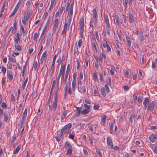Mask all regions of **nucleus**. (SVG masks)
<instances>
[{
	"mask_svg": "<svg viewBox=\"0 0 157 157\" xmlns=\"http://www.w3.org/2000/svg\"><path fill=\"white\" fill-rule=\"evenodd\" d=\"M67 23H66L65 24L63 30L62 31V35L64 36L66 34V32H67Z\"/></svg>",
	"mask_w": 157,
	"mask_h": 157,
	"instance_id": "nucleus-14",
	"label": "nucleus"
},
{
	"mask_svg": "<svg viewBox=\"0 0 157 157\" xmlns=\"http://www.w3.org/2000/svg\"><path fill=\"white\" fill-rule=\"evenodd\" d=\"M115 123V122L113 121H112L111 122V124L110 126V128L112 130H113L114 124Z\"/></svg>",
	"mask_w": 157,
	"mask_h": 157,
	"instance_id": "nucleus-32",
	"label": "nucleus"
},
{
	"mask_svg": "<svg viewBox=\"0 0 157 157\" xmlns=\"http://www.w3.org/2000/svg\"><path fill=\"white\" fill-rule=\"evenodd\" d=\"M84 31V29H80V36H81V38H82L83 36V33Z\"/></svg>",
	"mask_w": 157,
	"mask_h": 157,
	"instance_id": "nucleus-33",
	"label": "nucleus"
},
{
	"mask_svg": "<svg viewBox=\"0 0 157 157\" xmlns=\"http://www.w3.org/2000/svg\"><path fill=\"white\" fill-rule=\"evenodd\" d=\"M75 82H72V91H74L75 90Z\"/></svg>",
	"mask_w": 157,
	"mask_h": 157,
	"instance_id": "nucleus-42",
	"label": "nucleus"
},
{
	"mask_svg": "<svg viewBox=\"0 0 157 157\" xmlns=\"http://www.w3.org/2000/svg\"><path fill=\"white\" fill-rule=\"evenodd\" d=\"M106 118V116L105 115H104L103 116L102 118V121L104 123L105 122Z\"/></svg>",
	"mask_w": 157,
	"mask_h": 157,
	"instance_id": "nucleus-53",
	"label": "nucleus"
},
{
	"mask_svg": "<svg viewBox=\"0 0 157 157\" xmlns=\"http://www.w3.org/2000/svg\"><path fill=\"white\" fill-rule=\"evenodd\" d=\"M54 67H55V65L52 64V65L51 66V68L49 71V75L51 76L53 74V71H54Z\"/></svg>",
	"mask_w": 157,
	"mask_h": 157,
	"instance_id": "nucleus-15",
	"label": "nucleus"
},
{
	"mask_svg": "<svg viewBox=\"0 0 157 157\" xmlns=\"http://www.w3.org/2000/svg\"><path fill=\"white\" fill-rule=\"evenodd\" d=\"M69 74V73H65V77L64 80V81L65 82V83H66V82H67V80L68 77V76Z\"/></svg>",
	"mask_w": 157,
	"mask_h": 157,
	"instance_id": "nucleus-36",
	"label": "nucleus"
},
{
	"mask_svg": "<svg viewBox=\"0 0 157 157\" xmlns=\"http://www.w3.org/2000/svg\"><path fill=\"white\" fill-rule=\"evenodd\" d=\"M82 39L79 40L78 41V46L79 48L81 47L82 44Z\"/></svg>",
	"mask_w": 157,
	"mask_h": 157,
	"instance_id": "nucleus-48",
	"label": "nucleus"
},
{
	"mask_svg": "<svg viewBox=\"0 0 157 157\" xmlns=\"http://www.w3.org/2000/svg\"><path fill=\"white\" fill-rule=\"evenodd\" d=\"M100 107V105L99 104H95L94 105V108L95 110H98Z\"/></svg>",
	"mask_w": 157,
	"mask_h": 157,
	"instance_id": "nucleus-34",
	"label": "nucleus"
},
{
	"mask_svg": "<svg viewBox=\"0 0 157 157\" xmlns=\"http://www.w3.org/2000/svg\"><path fill=\"white\" fill-rule=\"evenodd\" d=\"M115 20L117 24L119 26L120 24V20L117 15L115 16Z\"/></svg>",
	"mask_w": 157,
	"mask_h": 157,
	"instance_id": "nucleus-30",
	"label": "nucleus"
},
{
	"mask_svg": "<svg viewBox=\"0 0 157 157\" xmlns=\"http://www.w3.org/2000/svg\"><path fill=\"white\" fill-rule=\"evenodd\" d=\"M72 126V124L71 123H69L68 124L65 125L61 130L62 132L63 131L64 132L70 128Z\"/></svg>",
	"mask_w": 157,
	"mask_h": 157,
	"instance_id": "nucleus-8",
	"label": "nucleus"
},
{
	"mask_svg": "<svg viewBox=\"0 0 157 157\" xmlns=\"http://www.w3.org/2000/svg\"><path fill=\"white\" fill-rule=\"evenodd\" d=\"M105 88L102 87L101 90V92L104 97H105L106 94H108L109 92V90L108 85L107 84L105 85Z\"/></svg>",
	"mask_w": 157,
	"mask_h": 157,
	"instance_id": "nucleus-2",
	"label": "nucleus"
},
{
	"mask_svg": "<svg viewBox=\"0 0 157 157\" xmlns=\"http://www.w3.org/2000/svg\"><path fill=\"white\" fill-rule=\"evenodd\" d=\"M1 106L3 108H5L7 107V105L5 102H3Z\"/></svg>",
	"mask_w": 157,
	"mask_h": 157,
	"instance_id": "nucleus-50",
	"label": "nucleus"
},
{
	"mask_svg": "<svg viewBox=\"0 0 157 157\" xmlns=\"http://www.w3.org/2000/svg\"><path fill=\"white\" fill-rule=\"evenodd\" d=\"M56 57H57V55H55L54 56V57L53 58V62H52V64L55 65V60H56Z\"/></svg>",
	"mask_w": 157,
	"mask_h": 157,
	"instance_id": "nucleus-49",
	"label": "nucleus"
},
{
	"mask_svg": "<svg viewBox=\"0 0 157 157\" xmlns=\"http://www.w3.org/2000/svg\"><path fill=\"white\" fill-rule=\"evenodd\" d=\"M90 111V110H88V109H86L82 110L81 113L85 115L88 113Z\"/></svg>",
	"mask_w": 157,
	"mask_h": 157,
	"instance_id": "nucleus-24",
	"label": "nucleus"
},
{
	"mask_svg": "<svg viewBox=\"0 0 157 157\" xmlns=\"http://www.w3.org/2000/svg\"><path fill=\"white\" fill-rule=\"evenodd\" d=\"M149 99L148 97H146L144 99V100L143 102V104L144 106V109L146 110L147 108L148 105H149Z\"/></svg>",
	"mask_w": 157,
	"mask_h": 157,
	"instance_id": "nucleus-5",
	"label": "nucleus"
},
{
	"mask_svg": "<svg viewBox=\"0 0 157 157\" xmlns=\"http://www.w3.org/2000/svg\"><path fill=\"white\" fill-rule=\"evenodd\" d=\"M76 72H74L73 74V80L72 81V82H75V81L76 80Z\"/></svg>",
	"mask_w": 157,
	"mask_h": 157,
	"instance_id": "nucleus-38",
	"label": "nucleus"
},
{
	"mask_svg": "<svg viewBox=\"0 0 157 157\" xmlns=\"http://www.w3.org/2000/svg\"><path fill=\"white\" fill-rule=\"evenodd\" d=\"M47 54V51H45L43 53L42 57H44L45 58L46 57V56Z\"/></svg>",
	"mask_w": 157,
	"mask_h": 157,
	"instance_id": "nucleus-52",
	"label": "nucleus"
},
{
	"mask_svg": "<svg viewBox=\"0 0 157 157\" xmlns=\"http://www.w3.org/2000/svg\"><path fill=\"white\" fill-rule=\"evenodd\" d=\"M74 4V1H73V2L71 4L70 8H68V6L69 5L68 4L67 6V8L66 10H73Z\"/></svg>",
	"mask_w": 157,
	"mask_h": 157,
	"instance_id": "nucleus-27",
	"label": "nucleus"
},
{
	"mask_svg": "<svg viewBox=\"0 0 157 157\" xmlns=\"http://www.w3.org/2000/svg\"><path fill=\"white\" fill-rule=\"evenodd\" d=\"M67 84H66L65 86V88H64V90H65V94H64V97H66L67 95Z\"/></svg>",
	"mask_w": 157,
	"mask_h": 157,
	"instance_id": "nucleus-40",
	"label": "nucleus"
},
{
	"mask_svg": "<svg viewBox=\"0 0 157 157\" xmlns=\"http://www.w3.org/2000/svg\"><path fill=\"white\" fill-rule=\"evenodd\" d=\"M96 152L100 157H102V155L99 149L96 148Z\"/></svg>",
	"mask_w": 157,
	"mask_h": 157,
	"instance_id": "nucleus-25",
	"label": "nucleus"
},
{
	"mask_svg": "<svg viewBox=\"0 0 157 157\" xmlns=\"http://www.w3.org/2000/svg\"><path fill=\"white\" fill-rule=\"evenodd\" d=\"M2 71L3 72V74L4 75L6 71V69L4 67H3L2 68Z\"/></svg>",
	"mask_w": 157,
	"mask_h": 157,
	"instance_id": "nucleus-47",
	"label": "nucleus"
},
{
	"mask_svg": "<svg viewBox=\"0 0 157 157\" xmlns=\"http://www.w3.org/2000/svg\"><path fill=\"white\" fill-rule=\"evenodd\" d=\"M4 120L6 122L9 118L8 115L7 113V112L4 113Z\"/></svg>",
	"mask_w": 157,
	"mask_h": 157,
	"instance_id": "nucleus-18",
	"label": "nucleus"
},
{
	"mask_svg": "<svg viewBox=\"0 0 157 157\" xmlns=\"http://www.w3.org/2000/svg\"><path fill=\"white\" fill-rule=\"evenodd\" d=\"M59 22L58 19H55L54 21V26L58 27Z\"/></svg>",
	"mask_w": 157,
	"mask_h": 157,
	"instance_id": "nucleus-26",
	"label": "nucleus"
},
{
	"mask_svg": "<svg viewBox=\"0 0 157 157\" xmlns=\"http://www.w3.org/2000/svg\"><path fill=\"white\" fill-rule=\"evenodd\" d=\"M84 107L86 108V109H88V110H90V105H87L86 104L84 105Z\"/></svg>",
	"mask_w": 157,
	"mask_h": 157,
	"instance_id": "nucleus-63",
	"label": "nucleus"
},
{
	"mask_svg": "<svg viewBox=\"0 0 157 157\" xmlns=\"http://www.w3.org/2000/svg\"><path fill=\"white\" fill-rule=\"evenodd\" d=\"M152 67L153 68H155L156 67V64L154 62H152Z\"/></svg>",
	"mask_w": 157,
	"mask_h": 157,
	"instance_id": "nucleus-64",
	"label": "nucleus"
},
{
	"mask_svg": "<svg viewBox=\"0 0 157 157\" xmlns=\"http://www.w3.org/2000/svg\"><path fill=\"white\" fill-rule=\"evenodd\" d=\"M14 46L15 48L18 51H20L21 50V48L20 45H17L15 44Z\"/></svg>",
	"mask_w": 157,
	"mask_h": 157,
	"instance_id": "nucleus-31",
	"label": "nucleus"
},
{
	"mask_svg": "<svg viewBox=\"0 0 157 157\" xmlns=\"http://www.w3.org/2000/svg\"><path fill=\"white\" fill-rule=\"evenodd\" d=\"M17 12V10H13L12 13L10 15L9 17H11L12 16L14 15Z\"/></svg>",
	"mask_w": 157,
	"mask_h": 157,
	"instance_id": "nucleus-59",
	"label": "nucleus"
},
{
	"mask_svg": "<svg viewBox=\"0 0 157 157\" xmlns=\"http://www.w3.org/2000/svg\"><path fill=\"white\" fill-rule=\"evenodd\" d=\"M32 12L29 11H27L25 13L26 20L27 21L30 17L32 15Z\"/></svg>",
	"mask_w": 157,
	"mask_h": 157,
	"instance_id": "nucleus-9",
	"label": "nucleus"
},
{
	"mask_svg": "<svg viewBox=\"0 0 157 157\" xmlns=\"http://www.w3.org/2000/svg\"><path fill=\"white\" fill-rule=\"evenodd\" d=\"M129 20L130 22L133 23L134 21V18L132 15V13H129Z\"/></svg>",
	"mask_w": 157,
	"mask_h": 157,
	"instance_id": "nucleus-16",
	"label": "nucleus"
},
{
	"mask_svg": "<svg viewBox=\"0 0 157 157\" xmlns=\"http://www.w3.org/2000/svg\"><path fill=\"white\" fill-rule=\"evenodd\" d=\"M70 71V65L69 64H68L67 66V69L66 73H69Z\"/></svg>",
	"mask_w": 157,
	"mask_h": 157,
	"instance_id": "nucleus-41",
	"label": "nucleus"
},
{
	"mask_svg": "<svg viewBox=\"0 0 157 157\" xmlns=\"http://www.w3.org/2000/svg\"><path fill=\"white\" fill-rule=\"evenodd\" d=\"M135 117V116L134 114H132L130 117V121L131 123H132L133 120H134Z\"/></svg>",
	"mask_w": 157,
	"mask_h": 157,
	"instance_id": "nucleus-28",
	"label": "nucleus"
},
{
	"mask_svg": "<svg viewBox=\"0 0 157 157\" xmlns=\"http://www.w3.org/2000/svg\"><path fill=\"white\" fill-rule=\"evenodd\" d=\"M51 41V35L49 36L48 38L47 39L46 43V45L47 46H49L50 45Z\"/></svg>",
	"mask_w": 157,
	"mask_h": 157,
	"instance_id": "nucleus-22",
	"label": "nucleus"
},
{
	"mask_svg": "<svg viewBox=\"0 0 157 157\" xmlns=\"http://www.w3.org/2000/svg\"><path fill=\"white\" fill-rule=\"evenodd\" d=\"M157 104V103L155 101H152L147 106V110L152 112L155 106Z\"/></svg>",
	"mask_w": 157,
	"mask_h": 157,
	"instance_id": "nucleus-3",
	"label": "nucleus"
},
{
	"mask_svg": "<svg viewBox=\"0 0 157 157\" xmlns=\"http://www.w3.org/2000/svg\"><path fill=\"white\" fill-rule=\"evenodd\" d=\"M97 44L96 42V41H95L93 43V46H94V48H95V49L96 51V52H97L98 50H97V48L96 47Z\"/></svg>",
	"mask_w": 157,
	"mask_h": 157,
	"instance_id": "nucleus-43",
	"label": "nucleus"
},
{
	"mask_svg": "<svg viewBox=\"0 0 157 157\" xmlns=\"http://www.w3.org/2000/svg\"><path fill=\"white\" fill-rule=\"evenodd\" d=\"M143 97L142 96H139L138 98V101L139 102H142L143 100Z\"/></svg>",
	"mask_w": 157,
	"mask_h": 157,
	"instance_id": "nucleus-45",
	"label": "nucleus"
},
{
	"mask_svg": "<svg viewBox=\"0 0 157 157\" xmlns=\"http://www.w3.org/2000/svg\"><path fill=\"white\" fill-rule=\"evenodd\" d=\"M20 41V39L19 37V34L17 33H16V37L14 39L15 44L17 45L19 44Z\"/></svg>",
	"mask_w": 157,
	"mask_h": 157,
	"instance_id": "nucleus-10",
	"label": "nucleus"
},
{
	"mask_svg": "<svg viewBox=\"0 0 157 157\" xmlns=\"http://www.w3.org/2000/svg\"><path fill=\"white\" fill-rule=\"evenodd\" d=\"M89 139L90 143L91 144H92L94 142V139L90 137H89Z\"/></svg>",
	"mask_w": 157,
	"mask_h": 157,
	"instance_id": "nucleus-58",
	"label": "nucleus"
},
{
	"mask_svg": "<svg viewBox=\"0 0 157 157\" xmlns=\"http://www.w3.org/2000/svg\"><path fill=\"white\" fill-rule=\"evenodd\" d=\"M93 17L94 18L95 23H97L98 15L97 14V10H93Z\"/></svg>",
	"mask_w": 157,
	"mask_h": 157,
	"instance_id": "nucleus-12",
	"label": "nucleus"
},
{
	"mask_svg": "<svg viewBox=\"0 0 157 157\" xmlns=\"http://www.w3.org/2000/svg\"><path fill=\"white\" fill-rule=\"evenodd\" d=\"M21 145H19L16 148V149L14 151L13 153L14 154H16L19 151V150L21 148Z\"/></svg>",
	"mask_w": 157,
	"mask_h": 157,
	"instance_id": "nucleus-19",
	"label": "nucleus"
},
{
	"mask_svg": "<svg viewBox=\"0 0 157 157\" xmlns=\"http://www.w3.org/2000/svg\"><path fill=\"white\" fill-rule=\"evenodd\" d=\"M38 37V34L37 33H34L33 36V40H34L36 39Z\"/></svg>",
	"mask_w": 157,
	"mask_h": 157,
	"instance_id": "nucleus-61",
	"label": "nucleus"
},
{
	"mask_svg": "<svg viewBox=\"0 0 157 157\" xmlns=\"http://www.w3.org/2000/svg\"><path fill=\"white\" fill-rule=\"evenodd\" d=\"M149 140L152 143H154L155 142V140L157 139V137L155 136V135L152 134L151 136L149 137Z\"/></svg>",
	"mask_w": 157,
	"mask_h": 157,
	"instance_id": "nucleus-13",
	"label": "nucleus"
},
{
	"mask_svg": "<svg viewBox=\"0 0 157 157\" xmlns=\"http://www.w3.org/2000/svg\"><path fill=\"white\" fill-rule=\"evenodd\" d=\"M77 69L78 70L79 68V67H80V64L79 63V60H77Z\"/></svg>",
	"mask_w": 157,
	"mask_h": 157,
	"instance_id": "nucleus-62",
	"label": "nucleus"
},
{
	"mask_svg": "<svg viewBox=\"0 0 157 157\" xmlns=\"http://www.w3.org/2000/svg\"><path fill=\"white\" fill-rule=\"evenodd\" d=\"M124 89L126 91L129 90V87L127 85H125L124 86Z\"/></svg>",
	"mask_w": 157,
	"mask_h": 157,
	"instance_id": "nucleus-56",
	"label": "nucleus"
},
{
	"mask_svg": "<svg viewBox=\"0 0 157 157\" xmlns=\"http://www.w3.org/2000/svg\"><path fill=\"white\" fill-rule=\"evenodd\" d=\"M114 71L115 69L114 68H111L110 71V73L112 75H114Z\"/></svg>",
	"mask_w": 157,
	"mask_h": 157,
	"instance_id": "nucleus-46",
	"label": "nucleus"
},
{
	"mask_svg": "<svg viewBox=\"0 0 157 157\" xmlns=\"http://www.w3.org/2000/svg\"><path fill=\"white\" fill-rule=\"evenodd\" d=\"M62 65H63V63H62L61 67L60 68L59 73L58 77L56 78V80L57 81V86H59V79H60V77L61 76V75L62 73L63 70V67H62Z\"/></svg>",
	"mask_w": 157,
	"mask_h": 157,
	"instance_id": "nucleus-4",
	"label": "nucleus"
},
{
	"mask_svg": "<svg viewBox=\"0 0 157 157\" xmlns=\"http://www.w3.org/2000/svg\"><path fill=\"white\" fill-rule=\"evenodd\" d=\"M9 60L10 61L12 62V63H16V59L14 57V58H12L11 56H9Z\"/></svg>",
	"mask_w": 157,
	"mask_h": 157,
	"instance_id": "nucleus-21",
	"label": "nucleus"
},
{
	"mask_svg": "<svg viewBox=\"0 0 157 157\" xmlns=\"http://www.w3.org/2000/svg\"><path fill=\"white\" fill-rule=\"evenodd\" d=\"M21 29L23 35H24L27 34V33L26 32H25V31L24 28L22 25L21 26Z\"/></svg>",
	"mask_w": 157,
	"mask_h": 157,
	"instance_id": "nucleus-35",
	"label": "nucleus"
},
{
	"mask_svg": "<svg viewBox=\"0 0 157 157\" xmlns=\"http://www.w3.org/2000/svg\"><path fill=\"white\" fill-rule=\"evenodd\" d=\"M38 64H37V61H36L35 62L34 64V67L35 69H36L37 67Z\"/></svg>",
	"mask_w": 157,
	"mask_h": 157,
	"instance_id": "nucleus-57",
	"label": "nucleus"
},
{
	"mask_svg": "<svg viewBox=\"0 0 157 157\" xmlns=\"http://www.w3.org/2000/svg\"><path fill=\"white\" fill-rule=\"evenodd\" d=\"M64 71H65V66H64V67L63 68V71H62V77H61V79H62L64 77Z\"/></svg>",
	"mask_w": 157,
	"mask_h": 157,
	"instance_id": "nucleus-51",
	"label": "nucleus"
},
{
	"mask_svg": "<svg viewBox=\"0 0 157 157\" xmlns=\"http://www.w3.org/2000/svg\"><path fill=\"white\" fill-rule=\"evenodd\" d=\"M8 77L10 81H12L13 78V75L12 74L9 73Z\"/></svg>",
	"mask_w": 157,
	"mask_h": 157,
	"instance_id": "nucleus-37",
	"label": "nucleus"
},
{
	"mask_svg": "<svg viewBox=\"0 0 157 157\" xmlns=\"http://www.w3.org/2000/svg\"><path fill=\"white\" fill-rule=\"evenodd\" d=\"M46 29L44 28V29H43V30L42 34H41V35L40 36V39H39L40 40L41 39V38L43 36V35H44V33L46 32Z\"/></svg>",
	"mask_w": 157,
	"mask_h": 157,
	"instance_id": "nucleus-44",
	"label": "nucleus"
},
{
	"mask_svg": "<svg viewBox=\"0 0 157 157\" xmlns=\"http://www.w3.org/2000/svg\"><path fill=\"white\" fill-rule=\"evenodd\" d=\"M97 62L95 63V68L98 69V59H96Z\"/></svg>",
	"mask_w": 157,
	"mask_h": 157,
	"instance_id": "nucleus-54",
	"label": "nucleus"
},
{
	"mask_svg": "<svg viewBox=\"0 0 157 157\" xmlns=\"http://www.w3.org/2000/svg\"><path fill=\"white\" fill-rule=\"evenodd\" d=\"M79 27L80 29H84V18L83 17H82L79 21Z\"/></svg>",
	"mask_w": 157,
	"mask_h": 157,
	"instance_id": "nucleus-11",
	"label": "nucleus"
},
{
	"mask_svg": "<svg viewBox=\"0 0 157 157\" xmlns=\"http://www.w3.org/2000/svg\"><path fill=\"white\" fill-rule=\"evenodd\" d=\"M67 115V110L64 111L63 113V114L61 116V118L62 119H63L65 117H66Z\"/></svg>",
	"mask_w": 157,
	"mask_h": 157,
	"instance_id": "nucleus-29",
	"label": "nucleus"
},
{
	"mask_svg": "<svg viewBox=\"0 0 157 157\" xmlns=\"http://www.w3.org/2000/svg\"><path fill=\"white\" fill-rule=\"evenodd\" d=\"M72 146L68 141L66 142L65 144V147L66 150H67V154L69 155H71L72 154Z\"/></svg>",
	"mask_w": 157,
	"mask_h": 157,
	"instance_id": "nucleus-1",
	"label": "nucleus"
},
{
	"mask_svg": "<svg viewBox=\"0 0 157 157\" xmlns=\"http://www.w3.org/2000/svg\"><path fill=\"white\" fill-rule=\"evenodd\" d=\"M73 10H71V11L70 12V13L69 15V17L68 18H72L73 17Z\"/></svg>",
	"mask_w": 157,
	"mask_h": 157,
	"instance_id": "nucleus-39",
	"label": "nucleus"
},
{
	"mask_svg": "<svg viewBox=\"0 0 157 157\" xmlns=\"http://www.w3.org/2000/svg\"><path fill=\"white\" fill-rule=\"evenodd\" d=\"M28 77H27L25 79V81L23 83V84L22 86V88L23 90L25 89V86L26 85V83L28 81Z\"/></svg>",
	"mask_w": 157,
	"mask_h": 157,
	"instance_id": "nucleus-23",
	"label": "nucleus"
},
{
	"mask_svg": "<svg viewBox=\"0 0 157 157\" xmlns=\"http://www.w3.org/2000/svg\"><path fill=\"white\" fill-rule=\"evenodd\" d=\"M54 102H57V95L56 92L54 95Z\"/></svg>",
	"mask_w": 157,
	"mask_h": 157,
	"instance_id": "nucleus-55",
	"label": "nucleus"
},
{
	"mask_svg": "<svg viewBox=\"0 0 157 157\" xmlns=\"http://www.w3.org/2000/svg\"><path fill=\"white\" fill-rule=\"evenodd\" d=\"M57 106V102H53V103L52 108L51 109V111L53 109L55 112Z\"/></svg>",
	"mask_w": 157,
	"mask_h": 157,
	"instance_id": "nucleus-17",
	"label": "nucleus"
},
{
	"mask_svg": "<svg viewBox=\"0 0 157 157\" xmlns=\"http://www.w3.org/2000/svg\"><path fill=\"white\" fill-rule=\"evenodd\" d=\"M107 143L109 146L111 148H113V144L112 140L111 138L108 137L107 138Z\"/></svg>",
	"mask_w": 157,
	"mask_h": 157,
	"instance_id": "nucleus-7",
	"label": "nucleus"
},
{
	"mask_svg": "<svg viewBox=\"0 0 157 157\" xmlns=\"http://www.w3.org/2000/svg\"><path fill=\"white\" fill-rule=\"evenodd\" d=\"M126 40L128 44V46L129 47H130L132 43V41L131 40L130 38L129 37L126 36Z\"/></svg>",
	"mask_w": 157,
	"mask_h": 157,
	"instance_id": "nucleus-20",
	"label": "nucleus"
},
{
	"mask_svg": "<svg viewBox=\"0 0 157 157\" xmlns=\"http://www.w3.org/2000/svg\"><path fill=\"white\" fill-rule=\"evenodd\" d=\"M143 32L141 31L139 32L138 31H137L136 32V34L137 35L139 40H141V42H142L144 40V37H142L143 36Z\"/></svg>",
	"mask_w": 157,
	"mask_h": 157,
	"instance_id": "nucleus-6",
	"label": "nucleus"
},
{
	"mask_svg": "<svg viewBox=\"0 0 157 157\" xmlns=\"http://www.w3.org/2000/svg\"><path fill=\"white\" fill-rule=\"evenodd\" d=\"M103 45L104 48H106L109 45V44H108L107 42L105 41V43L103 44Z\"/></svg>",
	"mask_w": 157,
	"mask_h": 157,
	"instance_id": "nucleus-60",
	"label": "nucleus"
}]
</instances>
